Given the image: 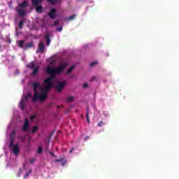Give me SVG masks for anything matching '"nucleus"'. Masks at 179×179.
Returning a JSON list of instances; mask_svg holds the SVG:
<instances>
[{"mask_svg": "<svg viewBox=\"0 0 179 179\" xmlns=\"http://www.w3.org/2000/svg\"><path fill=\"white\" fill-rule=\"evenodd\" d=\"M65 85H66V81H59L57 83V85L55 86V89L57 90L59 93H61L62 92V89L65 87Z\"/></svg>", "mask_w": 179, "mask_h": 179, "instance_id": "obj_4", "label": "nucleus"}, {"mask_svg": "<svg viewBox=\"0 0 179 179\" xmlns=\"http://www.w3.org/2000/svg\"><path fill=\"white\" fill-rule=\"evenodd\" d=\"M50 19H55L57 16V10L55 8H52L48 13Z\"/></svg>", "mask_w": 179, "mask_h": 179, "instance_id": "obj_6", "label": "nucleus"}, {"mask_svg": "<svg viewBox=\"0 0 179 179\" xmlns=\"http://www.w3.org/2000/svg\"><path fill=\"white\" fill-rule=\"evenodd\" d=\"M95 80H97V77L94 76L92 78V79L90 80V82H95Z\"/></svg>", "mask_w": 179, "mask_h": 179, "instance_id": "obj_30", "label": "nucleus"}, {"mask_svg": "<svg viewBox=\"0 0 179 179\" xmlns=\"http://www.w3.org/2000/svg\"><path fill=\"white\" fill-rule=\"evenodd\" d=\"M75 17H76V15H71L69 18L68 20H73V19H75Z\"/></svg>", "mask_w": 179, "mask_h": 179, "instance_id": "obj_29", "label": "nucleus"}, {"mask_svg": "<svg viewBox=\"0 0 179 179\" xmlns=\"http://www.w3.org/2000/svg\"><path fill=\"white\" fill-rule=\"evenodd\" d=\"M69 64L67 62L62 63L60 64L57 68H54L51 66H48L46 69V72L48 75H50V77H48L46 80H44L45 85L46 86L43 88V93L42 94H38L37 90L40 89V87L41 86V84L40 83H33V87H34V97H33V102L36 103L37 100H41V101H44L45 99H47V92H50V90L53 86V83L52 80H54L55 79V77L57 75H61L64 71H65V68L68 66Z\"/></svg>", "mask_w": 179, "mask_h": 179, "instance_id": "obj_1", "label": "nucleus"}, {"mask_svg": "<svg viewBox=\"0 0 179 179\" xmlns=\"http://www.w3.org/2000/svg\"><path fill=\"white\" fill-rule=\"evenodd\" d=\"M58 24H59V21L56 20L54 22V24H52L51 26H52V27H54V26H58Z\"/></svg>", "mask_w": 179, "mask_h": 179, "instance_id": "obj_28", "label": "nucleus"}, {"mask_svg": "<svg viewBox=\"0 0 179 179\" xmlns=\"http://www.w3.org/2000/svg\"><path fill=\"white\" fill-rule=\"evenodd\" d=\"M43 152V148L41 147H39L38 149V155H40V153H41Z\"/></svg>", "mask_w": 179, "mask_h": 179, "instance_id": "obj_31", "label": "nucleus"}, {"mask_svg": "<svg viewBox=\"0 0 179 179\" xmlns=\"http://www.w3.org/2000/svg\"><path fill=\"white\" fill-rule=\"evenodd\" d=\"M65 164H66V161H63L62 162V166H64Z\"/></svg>", "mask_w": 179, "mask_h": 179, "instance_id": "obj_37", "label": "nucleus"}, {"mask_svg": "<svg viewBox=\"0 0 179 179\" xmlns=\"http://www.w3.org/2000/svg\"><path fill=\"white\" fill-rule=\"evenodd\" d=\"M29 127H30V122L29 121V119L26 118L24 120V125L22 128V131H24V132H26V131H29Z\"/></svg>", "mask_w": 179, "mask_h": 179, "instance_id": "obj_5", "label": "nucleus"}, {"mask_svg": "<svg viewBox=\"0 0 179 179\" xmlns=\"http://www.w3.org/2000/svg\"><path fill=\"white\" fill-rule=\"evenodd\" d=\"M36 118H37L36 115H31L30 117L31 122H34V120H36Z\"/></svg>", "mask_w": 179, "mask_h": 179, "instance_id": "obj_25", "label": "nucleus"}, {"mask_svg": "<svg viewBox=\"0 0 179 179\" xmlns=\"http://www.w3.org/2000/svg\"><path fill=\"white\" fill-rule=\"evenodd\" d=\"M15 135H16V130H13L10 134V138H15Z\"/></svg>", "mask_w": 179, "mask_h": 179, "instance_id": "obj_23", "label": "nucleus"}, {"mask_svg": "<svg viewBox=\"0 0 179 179\" xmlns=\"http://www.w3.org/2000/svg\"><path fill=\"white\" fill-rule=\"evenodd\" d=\"M24 44V41H20L18 42V47H20V48H23V45Z\"/></svg>", "mask_w": 179, "mask_h": 179, "instance_id": "obj_20", "label": "nucleus"}, {"mask_svg": "<svg viewBox=\"0 0 179 179\" xmlns=\"http://www.w3.org/2000/svg\"><path fill=\"white\" fill-rule=\"evenodd\" d=\"M1 45H0V49H1Z\"/></svg>", "mask_w": 179, "mask_h": 179, "instance_id": "obj_43", "label": "nucleus"}, {"mask_svg": "<svg viewBox=\"0 0 179 179\" xmlns=\"http://www.w3.org/2000/svg\"><path fill=\"white\" fill-rule=\"evenodd\" d=\"M73 100H75V97L69 96V97H67L66 101V103H71V101H73Z\"/></svg>", "mask_w": 179, "mask_h": 179, "instance_id": "obj_17", "label": "nucleus"}, {"mask_svg": "<svg viewBox=\"0 0 179 179\" xmlns=\"http://www.w3.org/2000/svg\"><path fill=\"white\" fill-rule=\"evenodd\" d=\"M33 6H37L40 3L38 0H31Z\"/></svg>", "mask_w": 179, "mask_h": 179, "instance_id": "obj_16", "label": "nucleus"}, {"mask_svg": "<svg viewBox=\"0 0 179 179\" xmlns=\"http://www.w3.org/2000/svg\"><path fill=\"white\" fill-rule=\"evenodd\" d=\"M15 142V138H13V137H10V147H13L14 145Z\"/></svg>", "mask_w": 179, "mask_h": 179, "instance_id": "obj_21", "label": "nucleus"}, {"mask_svg": "<svg viewBox=\"0 0 179 179\" xmlns=\"http://www.w3.org/2000/svg\"><path fill=\"white\" fill-rule=\"evenodd\" d=\"M90 137H89V136H85V138H84V141H87V139H90Z\"/></svg>", "mask_w": 179, "mask_h": 179, "instance_id": "obj_38", "label": "nucleus"}, {"mask_svg": "<svg viewBox=\"0 0 179 179\" xmlns=\"http://www.w3.org/2000/svg\"><path fill=\"white\" fill-rule=\"evenodd\" d=\"M34 45L33 44V43H27V44L25 45L24 48H25V50H27V48H33Z\"/></svg>", "mask_w": 179, "mask_h": 179, "instance_id": "obj_14", "label": "nucleus"}, {"mask_svg": "<svg viewBox=\"0 0 179 179\" xmlns=\"http://www.w3.org/2000/svg\"><path fill=\"white\" fill-rule=\"evenodd\" d=\"M34 162H36L35 159H31L30 161L31 164H33V163H34Z\"/></svg>", "mask_w": 179, "mask_h": 179, "instance_id": "obj_36", "label": "nucleus"}, {"mask_svg": "<svg viewBox=\"0 0 179 179\" xmlns=\"http://www.w3.org/2000/svg\"><path fill=\"white\" fill-rule=\"evenodd\" d=\"M37 131H38V127H37V126H34V127H32V130L31 131V132L32 134H36V132H37Z\"/></svg>", "mask_w": 179, "mask_h": 179, "instance_id": "obj_15", "label": "nucleus"}, {"mask_svg": "<svg viewBox=\"0 0 179 179\" xmlns=\"http://www.w3.org/2000/svg\"><path fill=\"white\" fill-rule=\"evenodd\" d=\"M28 69H32V76H36L40 71V66L36 65L34 62H31L27 65Z\"/></svg>", "mask_w": 179, "mask_h": 179, "instance_id": "obj_2", "label": "nucleus"}, {"mask_svg": "<svg viewBox=\"0 0 179 179\" xmlns=\"http://www.w3.org/2000/svg\"><path fill=\"white\" fill-rule=\"evenodd\" d=\"M36 10L38 13H42L43 6L41 5L36 6Z\"/></svg>", "mask_w": 179, "mask_h": 179, "instance_id": "obj_12", "label": "nucleus"}, {"mask_svg": "<svg viewBox=\"0 0 179 179\" xmlns=\"http://www.w3.org/2000/svg\"><path fill=\"white\" fill-rule=\"evenodd\" d=\"M27 1H24L22 3L19 5V7L17 8L16 11L20 16H25L26 11L22 10V9H24L25 8H27Z\"/></svg>", "mask_w": 179, "mask_h": 179, "instance_id": "obj_3", "label": "nucleus"}, {"mask_svg": "<svg viewBox=\"0 0 179 179\" xmlns=\"http://www.w3.org/2000/svg\"><path fill=\"white\" fill-rule=\"evenodd\" d=\"M74 150H75V148H72L71 150H70V153H72V152H73Z\"/></svg>", "mask_w": 179, "mask_h": 179, "instance_id": "obj_39", "label": "nucleus"}, {"mask_svg": "<svg viewBox=\"0 0 179 179\" xmlns=\"http://www.w3.org/2000/svg\"><path fill=\"white\" fill-rule=\"evenodd\" d=\"M78 1H83V0H78Z\"/></svg>", "mask_w": 179, "mask_h": 179, "instance_id": "obj_42", "label": "nucleus"}, {"mask_svg": "<svg viewBox=\"0 0 179 179\" xmlns=\"http://www.w3.org/2000/svg\"><path fill=\"white\" fill-rule=\"evenodd\" d=\"M40 3H43V0H38Z\"/></svg>", "mask_w": 179, "mask_h": 179, "instance_id": "obj_41", "label": "nucleus"}, {"mask_svg": "<svg viewBox=\"0 0 179 179\" xmlns=\"http://www.w3.org/2000/svg\"><path fill=\"white\" fill-rule=\"evenodd\" d=\"M50 156H52V157H57L55 156V155L54 154V152H50Z\"/></svg>", "mask_w": 179, "mask_h": 179, "instance_id": "obj_35", "label": "nucleus"}, {"mask_svg": "<svg viewBox=\"0 0 179 179\" xmlns=\"http://www.w3.org/2000/svg\"><path fill=\"white\" fill-rule=\"evenodd\" d=\"M47 2L52 5H55V3H58V0H47Z\"/></svg>", "mask_w": 179, "mask_h": 179, "instance_id": "obj_19", "label": "nucleus"}, {"mask_svg": "<svg viewBox=\"0 0 179 179\" xmlns=\"http://www.w3.org/2000/svg\"><path fill=\"white\" fill-rule=\"evenodd\" d=\"M11 148H13V153H14V155H15V156H17V155H19V144H15L14 145H13Z\"/></svg>", "mask_w": 179, "mask_h": 179, "instance_id": "obj_7", "label": "nucleus"}, {"mask_svg": "<svg viewBox=\"0 0 179 179\" xmlns=\"http://www.w3.org/2000/svg\"><path fill=\"white\" fill-rule=\"evenodd\" d=\"M74 69H75V66L74 65L70 66V68L69 69V70L66 73V75H69Z\"/></svg>", "mask_w": 179, "mask_h": 179, "instance_id": "obj_13", "label": "nucleus"}, {"mask_svg": "<svg viewBox=\"0 0 179 179\" xmlns=\"http://www.w3.org/2000/svg\"><path fill=\"white\" fill-rule=\"evenodd\" d=\"M29 97H31V94L28 93L27 94L24 95L21 100H23V101H27V100H29Z\"/></svg>", "mask_w": 179, "mask_h": 179, "instance_id": "obj_11", "label": "nucleus"}, {"mask_svg": "<svg viewBox=\"0 0 179 179\" xmlns=\"http://www.w3.org/2000/svg\"><path fill=\"white\" fill-rule=\"evenodd\" d=\"M96 64H97V62H92L90 63V66H94L96 65Z\"/></svg>", "mask_w": 179, "mask_h": 179, "instance_id": "obj_32", "label": "nucleus"}, {"mask_svg": "<svg viewBox=\"0 0 179 179\" xmlns=\"http://www.w3.org/2000/svg\"><path fill=\"white\" fill-rule=\"evenodd\" d=\"M86 117H87V122L88 124H90V119L89 118V108H87Z\"/></svg>", "mask_w": 179, "mask_h": 179, "instance_id": "obj_18", "label": "nucleus"}, {"mask_svg": "<svg viewBox=\"0 0 179 179\" xmlns=\"http://www.w3.org/2000/svg\"><path fill=\"white\" fill-rule=\"evenodd\" d=\"M23 24H24V21H23V20L20 21V22L18 24V26H19L20 29L23 28Z\"/></svg>", "mask_w": 179, "mask_h": 179, "instance_id": "obj_22", "label": "nucleus"}, {"mask_svg": "<svg viewBox=\"0 0 179 179\" xmlns=\"http://www.w3.org/2000/svg\"><path fill=\"white\" fill-rule=\"evenodd\" d=\"M20 110H22V111H23V110H24V108H26V101H23V100L20 101Z\"/></svg>", "mask_w": 179, "mask_h": 179, "instance_id": "obj_10", "label": "nucleus"}, {"mask_svg": "<svg viewBox=\"0 0 179 179\" xmlns=\"http://www.w3.org/2000/svg\"><path fill=\"white\" fill-rule=\"evenodd\" d=\"M44 37L46 41L47 45L48 46L50 45V44L51 43V38H50V34H46Z\"/></svg>", "mask_w": 179, "mask_h": 179, "instance_id": "obj_9", "label": "nucleus"}, {"mask_svg": "<svg viewBox=\"0 0 179 179\" xmlns=\"http://www.w3.org/2000/svg\"><path fill=\"white\" fill-rule=\"evenodd\" d=\"M31 171H32L31 170H29V171L27 172L24 176V178H27V177H29L30 174H31Z\"/></svg>", "mask_w": 179, "mask_h": 179, "instance_id": "obj_24", "label": "nucleus"}, {"mask_svg": "<svg viewBox=\"0 0 179 179\" xmlns=\"http://www.w3.org/2000/svg\"><path fill=\"white\" fill-rule=\"evenodd\" d=\"M45 50V46L44 45V43H40L38 44V51L39 52H44V50Z\"/></svg>", "mask_w": 179, "mask_h": 179, "instance_id": "obj_8", "label": "nucleus"}, {"mask_svg": "<svg viewBox=\"0 0 179 179\" xmlns=\"http://www.w3.org/2000/svg\"><path fill=\"white\" fill-rule=\"evenodd\" d=\"M87 86H89V84H87L86 83L83 84V88L84 89H86V87H87Z\"/></svg>", "mask_w": 179, "mask_h": 179, "instance_id": "obj_34", "label": "nucleus"}, {"mask_svg": "<svg viewBox=\"0 0 179 179\" xmlns=\"http://www.w3.org/2000/svg\"><path fill=\"white\" fill-rule=\"evenodd\" d=\"M104 125H106V123L103 121H100L99 123H98V127H104Z\"/></svg>", "mask_w": 179, "mask_h": 179, "instance_id": "obj_27", "label": "nucleus"}, {"mask_svg": "<svg viewBox=\"0 0 179 179\" xmlns=\"http://www.w3.org/2000/svg\"><path fill=\"white\" fill-rule=\"evenodd\" d=\"M62 2V0H58L57 3H61Z\"/></svg>", "mask_w": 179, "mask_h": 179, "instance_id": "obj_40", "label": "nucleus"}, {"mask_svg": "<svg viewBox=\"0 0 179 179\" xmlns=\"http://www.w3.org/2000/svg\"><path fill=\"white\" fill-rule=\"evenodd\" d=\"M57 31H62V27H59L57 28Z\"/></svg>", "mask_w": 179, "mask_h": 179, "instance_id": "obj_33", "label": "nucleus"}, {"mask_svg": "<svg viewBox=\"0 0 179 179\" xmlns=\"http://www.w3.org/2000/svg\"><path fill=\"white\" fill-rule=\"evenodd\" d=\"M55 162L56 163H62V162H64V158H59V159H55Z\"/></svg>", "mask_w": 179, "mask_h": 179, "instance_id": "obj_26", "label": "nucleus"}]
</instances>
